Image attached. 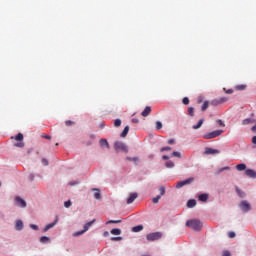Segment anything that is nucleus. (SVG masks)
<instances>
[{"mask_svg": "<svg viewBox=\"0 0 256 256\" xmlns=\"http://www.w3.org/2000/svg\"><path fill=\"white\" fill-rule=\"evenodd\" d=\"M188 114L190 115V117H194V115H195V108L189 107L188 108Z\"/></svg>", "mask_w": 256, "mask_h": 256, "instance_id": "c756f323", "label": "nucleus"}, {"mask_svg": "<svg viewBox=\"0 0 256 256\" xmlns=\"http://www.w3.org/2000/svg\"><path fill=\"white\" fill-rule=\"evenodd\" d=\"M114 149L115 151H123L124 153H129V148L123 142H115Z\"/></svg>", "mask_w": 256, "mask_h": 256, "instance_id": "7ed1b4c3", "label": "nucleus"}, {"mask_svg": "<svg viewBox=\"0 0 256 256\" xmlns=\"http://www.w3.org/2000/svg\"><path fill=\"white\" fill-rule=\"evenodd\" d=\"M252 143H253L254 145H256V136H253V138H252Z\"/></svg>", "mask_w": 256, "mask_h": 256, "instance_id": "4d7b16f0", "label": "nucleus"}, {"mask_svg": "<svg viewBox=\"0 0 256 256\" xmlns=\"http://www.w3.org/2000/svg\"><path fill=\"white\" fill-rule=\"evenodd\" d=\"M255 123V119L253 118H246L242 121V125H251Z\"/></svg>", "mask_w": 256, "mask_h": 256, "instance_id": "f3484780", "label": "nucleus"}, {"mask_svg": "<svg viewBox=\"0 0 256 256\" xmlns=\"http://www.w3.org/2000/svg\"><path fill=\"white\" fill-rule=\"evenodd\" d=\"M186 227H189L190 229H193L194 231H201V229L203 228V224L201 223V221H199L197 219H193V220H188L186 222Z\"/></svg>", "mask_w": 256, "mask_h": 256, "instance_id": "f257e3e1", "label": "nucleus"}, {"mask_svg": "<svg viewBox=\"0 0 256 256\" xmlns=\"http://www.w3.org/2000/svg\"><path fill=\"white\" fill-rule=\"evenodd\" d=\"M15 201L18 205V207H22V209H24V207H27V202H25V200H23L21 197L16 196L15 197Z\"/></svg>", "mask_w": 256, "mask_h": 256, "instance_id": "9d476101", "label": "nucleus"}, {"mask_svg": "<svg viewBox=\"0 0 256 256\" xmlns=\"http://www.w3.org/2000/svg\"><path fill=\"white\" fill-rule=\"evenodd\" d=\"M245 175L246 177H250V179H256V171L253 169H247Z\"/></svg>", "mask_w": 256, "mask_h": 256, "instance_id": "f8f14e48", "label": "nucleus"}, {"mask_svg": "<svg viewBox=\"0 0 256 256\" xmlns=\"http://www.w3.org/2000/svg\"><path fill=\"white\" fill-rule=\"evenodd\" d=\"M110 223H115V224L121 223V220H109L106 222V225H110Z\"/></svg>", "mask_w": 256, "mask_h": 256, "instance_id": "a19ab883", "label": "nucleus"}, {"mask_svg": "<svg viewBox=\"0 0 256 256\" xmlns=\"http://www.w3.org/2000/svg\"><path fill=\"white\" fill-rule=\"evenodd\" d=\"M182 103H183V105H189V99L187 97H184L182 99Z\"/></svg>", "mask_w": 256, "mask_h": 256, "instance_id": "37998d69", "label": "nucleus"}, {"mask_svg": "<svg viewBox=\"0 0 256 256\" xmlns=\"http://www.w3.org/2000/svg\"><path fill=\"white\" fill-rule=\"evenodd\" d=\"M162 159H164V161H168V159H169V156H167V155H164V156L162 157Z\"/></svg>", "mask_w": 256, "mask_h": 256, "instance_id": "13d9d810", "label": "nucleus"}, {"mask_svg": "<svg viewBox=\"0 0 256 256\" xmlns=\"http://www.w3.org/2000/svg\"><path fill=\"white\" fill-rule=\"evenodd\" d=\"M100 145H101V147L109 148V142H107V140H105V139L100 140Z\"/></svg>", "mask_w": 256, "mask_h": 256, "instance_id": "cd10ccee", "label": "nucleus"}, {"mask_svg": "<svg viewBox=\"0 0 256 256\" xmlns=\"http://www.w3.org/2000/svg\"><path fill=\"white\" fill-rule=\"evenodd\" d=\"M122 239V237H112L111 241H121Z\"/></svg>", "mask_w": 256, "mask_h": 256, "instance_id": "09e8293b", "label": "nucleus"}, {"mask_svg": "<svg viewBox=\"0 0 256 256\" xmlns=\"http://www.w3.org/2000/svg\"><path fill=\"white\" fill-rule=\"evenodd\" d=\"M203 122H204V120L200 119L199 122L197 123V125H194L192 127V129H194V130L201 129V126L203 125Z\"/></svg>", "mask_w": 256, "mask_h": 256, "instance_id": "b1692460", "label": "nucleus"}, {"mask_svg": "<svg viewBox=\"0 0 256 256\" xmlns=\"http://www.w3.org/2000/svg\"><path fill=\"white\" fill-rule=\"evenodd\" d=\"M220 151L218 149H213V148H205V151H204V155H217L219 154Z\"/></svg>", "mask_w": 256, "mask_h": 256, "instance_id": "1a4fd4ad", "label": "nucleus"}, {"mask_svg": "<svg viewBox=\"0 0 256 256\" xmlns=\"http://www.w3.org/2000/svg\"><path fill=\"white\" fill-rule=\"evenodd\" d=\"M148 241H157V239H161V232L150 233L146 236Z\"/></svg>", "mask_w": 256, "mask_h": 256, "instance_id": "0eeeda50", "label": "nucleus"}, {"mask_svg": "<svg viewBox=\"0 0 256 256\" xmlns=\"http://www.w3.org/2000/svg\"><path fill=\"white\" fill-rule=\"evenodd\" d=\"M216 123L219 125V127H225V123L222 122V120H217Z\"/></svg>", "mask_w": 256, "mask_h": 256, "instance_id": "49530a36", "label": "nucleus"}, {"mask_svg": "<svg viewBox=\"0 0 256 256\" xmlns=\"http://www.w3.org/2000/svg\"><path fill=\"white\" fill-rule=\"evenodd\" d=\"M57 221H58V220H57V218H56L54 222H52V223L46 225V226L44 227V233H46V231H48L49 229H53V227L57 225Z\"/></svg>", "mask_w": 256, "mask_h": 256, "instance_id": "4468645a", "label": "nucleus"}, {"mask_svg": "<svg viewBox=\"0 0 256 256\" xmlns=\"http://www.w3.org/2000/svg\"><path fill=\"white\" fill-rule=\"evenodd\" d=\"M160 151H161V153H163L164 151H171V147H169V146L162 147V148L160 149Z\"/></svg>", "mask_w": 256, "mask_h": 256, "instance_id": "79ce46f5", "label": "nucleus"}, {"mask_svg": "<svg viewBox=\"0 0 256 256\" xmlns=\"http://www.w3.org/2000/svg\"><path fill=\"white\" fill-rule=\"evenodd\" d=\"M92 191H94V198L99 200L101 199V190L99 188H93Z\"/></svg>", "mask_w": 256, "mask_h": 256, "instance_id": "2eb2a0df", "label": "nucleus"}, {"mask_svg": "<svg viewBox=\"0 0 256 256\" xmlns=\"http://www.w3.org/2000/svg\"><path fill=\"white\" fill-rule=\"evenodd\" d=\"M129 133V126H126L122 133L120 134V137H127V134Z\"/></svg>", "mask_w": 256, "mask_h": 256, "instance_id": "a878e982", "label": "nucleus"}, {"mask_svg": "<svg viewBox=\"0 0 256 256\" xmlns=\"http://www.w3.org/2000/svg\"><path fill=\"white\" fill-rule=\"evenodd\" d=\"M11 139H15V141H19L14 144V147H18L20 149H23V147H25V143L23 142L24 137L22 133H18L15 137L12 136Z\"/></svg>", "mask_w": 256, "mask_h": 256, "instance_id": "f03ea898", "label": "nucleus"}, {"mask_svg": "<svg viewBox=\"0 0 256 256\" xmlns=\"http://www.w3.org/2000/svg\"><path fill=\"white\" fill-rule=\"evenodd\" d=\"M220 104L223 105V103H227V101H229V98L227 97H220Z\"/></svg>", "mask_w": 256, "mask_h": 256, "instance_id": "473e14b6", "label": "nucleus"}, {"mask_svg": "<svg viewBox=\"0 0 256 256\" xmlns=\"http://www.w3.org/2000/svg\"><path fill=\"white\" fill-rule=\"evenodd\" d=\"M175 144V139H169L168 140V145H173Z\"/></svg>", "mask_w": 256, "mask_h": 256, "instance_id": "603ef678", "label": "nucleus"}, {"mask_svg": "<svg viewBox=\"0 0 256 256\" xmlns=\"http://www.w3.org/2000/svg\"><path fill=\"white\" fill-rule=\"evenodd\" d=\"M198 103H201V100H199Z\"/></svg>", "mask_w": 256, "mask_h": 256, "instance_id": "680f3d73", "label": "nucleus"}, {"mask_svg": "<svg viewBox=\"0 0 256 256\" xmlns=\"http://www.w3.org/2000/svg\"><path fill=\"white\" fill-rule=\"evenodd\" d=\"M0 187H1V182H0Z\"/></svg>", "mask_w": 256, "mask_h": 256, "instance_id": "e2e57ef3", "label": "nucleus"}, {"mask_svg": "<svg viewBox=\"0 0 256 256\" xmlns=\"http://www.w3.org/2000/svg\"><path fill=\"white\" fill-rule=\"evenodd\" d=\"M161 199V196H156L152 199L153 203H159V200Z\"/></svg>", "mask_w": 256, "mask_h": 256, "instance_id": "c03bdc74", "label": "nucleus"}, {"mask_svg": "<svg viewBox=\"0 0 256 256\" xmlns=\"http://www.w3.org/2000/svg\"><path fill=\"white\" fill-rule=\"evenodd\" d=\"M137 197H139V195L137 194V192L131 193L126 201L127 205H131V203H133V201H135V199H137Z\"/></svg>", "mask_w": 256, "mask_h": 256, "instance_id": "9b49d317", "label": "nucleus"}, {"mask_svg": "<svg viewBox=\"0 0 256 256\" xmlns=\"http://www.w3.org/2000/svg\"><path fill=\"white\" fill-rule=\"evenodd\" d=\"M195 205H197V200H195V199L188 200V202H187L188 209H193V207H195Z\"/></svg>", "mask_w": 256, "mask_h": 256, "instance_id": "dca6fc26", "label": "nucleus"}, {"mask_svg": "<svg viewBox=\"0 0 256 256\" xmlns=\"http://www.w3.org/2000/svg\"><path fill=\"white\" fill-rule=\"evenodd\" d=\"M209 107V101H205L202 105L201 110L202 111H207V108Z\"/></svg>", "mask_w": 256, "mask_h": 256, "instance_id": "7c9ffc66", "label": "nucleus"}, {"mask_svg": "<svg viewBox=\"0 0 256 256\" xmlns=\"http://www.w3.org/2000/svg\"><path fill=\"white\" fill-rule=\"evenodd\" d=\"M93 223H95V219H93L92 221L86 223V224L84 225V230L75 232V233L73 234V236H74V237H79V235H83V233H86V231H89V227H91V225H93Z\"/></svg>", "mask_w": 256, "mask_h": 256, "instance_id": "423d86ee", "label": "nucleus"}, {"mask_svg": "<svg viewBox=\"0 0 256 256\" xmlns=\"http://www.w3.org/2000/svg\"><path fill=\"white\" fill-rule=\"evenodd\" d=\"M156 129L157 131H159L160 129H163V123H161L160 121L156 122Z\"/></svg>", "mask_w": 256, "mask_h": 256, "instance_id": "2f4dec72", "label": "nucleus"}, {"mask_svg": "<svg viewBox=\"0 0 256 256\" xmlns=\"http://www.w3.org/2000/svg\"><path fill=\"white\" fill-rule=\"evenodd\" d=\"M210 105L217 107V105H221V101L219 98H215V99L211 100Z\"/></svg>", "mask_w": 256, "mask_h": 256, "instance_id": "aec40b11", "label": "nucleus"}, {"mask_svg": "<svg viewBox=\"0 0 256 256\" xmlns=\"http://www.w3.org/2000/svg\"><path fill=\"white\" fill-rule=\"evenodd\" d=\"M42 163L47 167V165H49V161H47V159L43 158L42 159Z\"/></svg>", "mask_w": 256, "mask_h": 256, "instance_id": "3c124183", "label": "nucleus"}, {"mask_svg": "<svg viewBox=\"0 0 256 256\" xmlns=\"http://www.w3.org/2000/svg\"><path fill=\"white\" fill-rule=\"evenodd\" d=\"M231 168L229 166H226V167H223V168H220L218 173H223V171H229Z\"/></svg>", "mask_w": 256, "mask_h": 256, "instance_id": "c9c22d12", "label": "nucleus"}, {"mask_svg": "<svg viewBox=\"0 0 256 256\" xmlns=\"http://www.w3.org/2000/svg\"><path fill=\"white\" fill-rule=\"evenodd\" d=\"M240 208L242 209V211H244V213H249V210L251 209V204L243 200L240 202Z\"/></svg>", "mask_w": 256, "mask_h": 256, "instance_id": "6e6552de", "label": "nucleus"}, {"mask_svg": "<svg viewBox=\"0 0 256 256\" xmlns=\"http://www.w3.org/2000/svg\"><path fill=\"white\" fill-rule=\"evenodd\" d=\"M236 89H237V91H245V89H247V86L243 85V84L237 85Z\"/></svg>", "mask_w": 256, "mask_h": 256, "instance_id": "c85d7f7f", "label": "nucleus"}, {"mask_svg": "<svg viewBox=\"0 0 256 256\" xmlns=\"http://www.w3.org/2000/svg\"><path fill=\"white\" fill-rule=\"evenodd\" d=\"M172 157H178V159H181V153L177 152V151H174L172 153Z\"/></svg>", "mask_w": 256, "mask_h": 256, "instance_id": "4c0bfd02", "label": "nucleus"}, {"mask_svg": "<svg viewBox=\"0 0 256 256\" xmlns=\"http://www.w3.org/2000/svg\"><path fill=\"white\" fill-rule=\"evenodd\" d=\"M30 228L33 229L34 231H38L39 230V226L35 225V224H31Z\"/></svg>", "mask_w": 256, "mask_h": 256, "instance_id": "a18cd8bd", "label": "nucleus"}, {"mask_svg": "<svg viewBox=\"0 0 256 256\" xmlns=\"http://www.w3.org/2000/svg\"><path fill=\"white\" fill-rule=\"evenodd\" d=\"M114 127H121V119H116L114 121Z\"/></svg>", "mask_w": 256, "mask_h": 256, "instance_id": "72a5a7b5", "label": "nucleus"}, {"mask_svg": "<svg viewBox=\"0 0 256 256\" xmlns=\"http://www.w3.org/2000/svg\"><path fill=\"white\" fill-rule=\"evenodd\" d=\"M132 231L133 233H139V231H143V225L134 226Z\"/></svg>", "mask_w": 256, "mask_h": 256, "instance_id": "5701e85b", "label": "nucleus"}, {"mask_svg": "<svg viewBox=\"0 0 256 256\" xmlns=\"http://www.w3.org/2000/svg\"><path fill=\"white\" fill-rule=\"evenodd\" d=\"M16 231H23V221L18 220L15 225Z\"/></svg>", "mask_w": 256, "mask_h": 256, "instance_id": "a211bd4d", "label": "nucleus"}, {"mask_svg": "<svg viewBox=\"0 0 256 256\" xmlns=\"http://www.w3.org/2000/svg\"><path fill=\"white\" fill-rule=\"evenodd\" d=\"M165 165L167 169H173V167H175V163L171 160L167 161Z\"/></svg>", "mask_w": 256, "mask_h": 256, "instance_id": "bb28decb", "label": "nucleus"}, {"mask_svg": "<svg viewBox=\"0 0 256 256\" xmlns=\"http://www.w3.org/2000/svg\"><path fill=\"white\" fill-rule=\"evenodd\" d=\"M226 93H227L228 95H231V93H233V89H228V90H226Z\"/></svg>", "mask_w": 256, "mask_h": 256, "instance_id": "5fc2aeb1", "label": "nucleus"}, {"mask_svg": "<svg viewBox=\"0 0 256 256\" xmlns=\"http://www.w3.org/2000/svg\"><path fill=\"white\" fill-rule=\"evenodd\" d=\"M141 115L142 117H149V115H151V106H147Z\"/></svg>", "mask_w": 256, "mask_h": 256, "instance_id": "ddd939ff", "label": "nucleus"}, {"mask_svg": "<svg viewBox=\"0 0 256 256\" xmlns=\"http://www.w3.org/2000/svg\"><path fill=\"white\" fill-rule=\"evenodd\" d=\"M71 205H72L71 200L64 202V207H66V209H69V207H71Z\"/></svg>", "mask_w": 256, "mask_h": 256, "instance_id": "ea45409f", "label": "nucleus"}, {"mask_svg": "<svg viewBox=\"0 0 256 256\" xmlns=\"http://www.w3.org/2000/svg\"><path fill=\"white\" fill-rule=\"evenodd\" d=\"M30 179H31V181H33V175H30Z\"/></svg>", "mask_w": 256, "mask_h": 256, "instance_id": "052dcab7", "label": "nucleus"}, {"mask_svg": "<svg viewBox=\"0 0 256 256\" xmlns=\"http://www.w3.org/2000/svg\"><path fill=\"white\" fill-rule=\"evenodd\" d=\"M51 242V238L47 237V236H42L40 237V243H50Z\"/></svg>", "mask_w": 256, "mask_h": 256, "instance_id": "412c9836", "label": "nucleus"}, {"mask_svg": "<svg viewBox=\"0 0 256 256\" xmlns=\"http://www.w3.org/2000/svg\"><path fill=\"white\" fill-rule=\"evenodd\" d=\"M195 181V178L191 177L183 181H179L176 183V189H181V187H185V185H191Z\"/></svg>", "mask_w": 256, "mask_h": 256, "instance_id": "39448f33", "label": "nucleus"}, {"mask_svg": "<svg viewBox=\"0 0 256 256\" xmlns=\"http://www.w3.org/2000/svg\"><path fill=\"white\" fill-rule=\"evenodd\" d=\"M159 191H160V197H163V195H165V186H161L159 188Z\"/></svg>", "mask_w": 256, "mask_h": 256, "instance_id": "f704fd0d", "label": "nucleus"}, {"mask_svg": "<svg viewBox=\"0 0 256 256\" xmlns=\"http://www.w3.org/2000/svg\"><path fill=\"white\" fill-rule=\"evenodd\" d=\"M228 237H229L230 239L235 238V232H229V233H228Z\"/></svg>", "mask_w": 256, "mask_h": 256, "instance_id": "de8ad7c7", "label": "nucleus"}, {"mask_svg": "<svg viewBox=\"0 0 256 256\" xmlns=\"http://www.w3.org/2000/svg\"><path fill=\"white\" fill-rule=\"evenodd\" d=\"M65 125H66V127H71V125H75V122H73V121H71V120H67V121L65 122Z\"/></svg>", "mask_w": 256, "mask_h": 256, "instance_id": "e433bc0d", "label": "nucleus"}, {"mask_svg": "<svg viewBox=\"0 0 256 256\" xmlns=\"http://www.w3.org/2000/svg\"><path fill=\"white\" fill-rule=\"evenodd\" d=\"M198 199H199V201H202L203 203H205L209 199V195L208 194H201V195H199Z\"/></svg>", "mask_w": 256, "mask_h": 256, "instance_id": "6ab92c4d", "label": "nucleus"}, {"mask_svg": "<svg viewBox=\"0 0 256 256\" xmlns=\"http://www.w3.org/2000/svg\"><path fill=\"white\" fill-rule=\"evenodd\" d=\"M126 161H135V162H137V161H139V158L138 157H133V158L126 157Z\"/></svg>", "mask_w": 256, "mask_h": 256, "instance_id": "58836bf2", "label": "nucleus"}, {"mask_svg": "<svg viewBox=\"0 0 256 256\" xmlns=\"http://www.w3.org/2000/svg\"><path fill=\"white\" fill-rule=\"evenodd\" d=\"M111 235H121V229L114 228L110 231Z\"/></svg>", "mask_w": 256, "mask_h": 256, "instance_id": "393cba45", "label": "nucleus"}, {"mask_svg": "<svg viewBox=\"0 0 256 256\" xmlns=\"http://www.w3.org/2000/svg\"><path fill=\"white\" fill-rule=\"evenodd\" d=\"M222 256H231V252L225 250L223 251Z\"/></svg>", "mask_w": 256, "mask_h": 256, "instance_id": "8fccbe9b", "label": "nucleus"}, {"mask_svg": "<svg viewBox=\"0 0 256 256\" xmlns=\"http://www.w3.org/2000/svg\"><path fill=\"white\" fill-rule=\"evenodd\" d=\"M104 235H105V237H107V235H109V232H105Z\"/></svg>", "mask_w": 256, "mask_h": 256, "instance_id": "bf43d9fd", "label": "nucleus"}, {"mask_svg": "<svg viewBox=\"0 0 256 256\" xmlns=\"http://www.w3.org/2000/svg\"><path fill=\"white\" fill-rule=\"evenodd\" d=\"M223 130H215L213 132H209L203 136V139H215L216 137L221 136Z\"/></svg>", "mask_w": 256, "mask_h": 256, "instance_id": "20e7f679", "label": "nucleus"}, {"mask_svg": "<svg viewBox=\"0 0 256 256\" xmlns=\"http://www.w3.org/2000/svg\"><path fill=\"white\" fill-rule=\"evenodd\" d=\"M42 137H44V139H51V136H49L47 134H43Z\"/></svg>", "mask_w": 256, "mask_h": 256, "instance_id": "864d4df0", "label": "nucleus"}, {"mask_svg": "<svg viewBox=\"0 0 256 256\" xmlns=\"http://www.w3.org/2000/svg\"><path fill=\"white\" fill-rule=\"evenodd\" d=\"M236 169H237V171H245L246 169H247V165H245V164H238V165H236Z\"/></svg>", "mask_w": 256, "mask_h": 256, "instance_id": "4be33fe9", "label": "nucleus"}, {"mask_svg": "<svg viewBox=\"0 0 256 256\" xmlns=\"http://www.w3.org/2000/svg\"><path fill=\"white\" fill-rule=\"evenodd\" d=\"M132 123H139V119L133 118V119H132Z\"/></svg>", "mask_w": 256, "mask_h": 256, "instance_id": "6e6d98bb", "label": "nucleus"}]
</instances>
